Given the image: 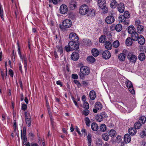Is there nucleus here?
I'll list each match as a JSON object with an SVG mask.
<instances>
[{"label":"nucleus","mask_w":146,"mask_h":146,"mask_svg":"<svg viewBox=\"0 0 146 146\" xmlns=\"http://www.w3.org/2000/svg\"><path fill=\"white\" fill-rule=\"evenodd\" d=\"M130 17V14L129 12L127 11H125L123 15H121L119 17L120 21L121 23L125 25L129 24L128 20H126Z\"/></svg>","instance_id":"obj_1"},{"label":"nucleus","mask_w":146,"mask_h":146,"mask_svg":"<svg viewBox=\"0 0 146 146\" xmlns=\"http://www.w3.org/2000/svg\"><path fill=\"white\" fill-rule=\"evenodd\" d=\"M78 42H70L68 45L65 46V50L67 52H69L73 50L78 49L79 48V46L77 43Z\"/></svg>","instance_id":"obj_2"},{"label":"nucleus","mask_w":146,"mask_h":146,"mask_svg":"<svg viewBox=\"0 0 146 146\" xmlns=\"http://www.w3.org/2000/svg\"><path fill=\"white\" fill-rule=\"evenodd\" d=\"M90 69L87 66H82L80 68L81 73L79 74V75L81 79L84 78L85 76L88 75L90 73Z\"/></svg>","instance_id":"obj_3"},{"label":"nucleus","mask_w":146,"mask_h":146,"mask_svg":"<svg viewBox=\"0 0 146 146\" xmlns=\"http://www.w3.org/2000/svg\"><path fill=\"white\" fill-rule=\"evenodd\" d=\"M72 25V22L69 19H67L64 20L62 22V25H60V28L63 31L65 30L66 28L70 27Z\"/></svg>","instance_id":"obj_4"},{"label":"nucleus","mask_w":146,"mask_h":146,"mask_svg":"<svg viewBox=\"0 0 146 146\" xmlns=\"http://www.w3.org/2000/svg\"><path fill=\"white\" fill-rule=\"evenodd\" d=\"M26 131L25 127H23V131L21 130V137L23 139V146H27V140L26 136Z\"/></svg>","instance_id":"obj_5"},{"label":"nucleus","mask_w":146,"mask_h":146,"mask_svg":"<svg viewBox=\"0 0 146 146\" xmlns=\"http://www.w3.org/2000/svg\"><path fill=\"white\" fill-rule=\"evenodd\" d=\"M89 11L88 7L86 5H82L80 7L79 13L82 15H86Z\"/></svg>","instance_id":"obj_6"},{"label":"nucleus","mask_w":146,"mask_h":146,"mask_svg":"<svg viewBox=\"0 0 146 146\" xmlns=\"http://www.w3.org/2000/svg\"><path fill=\"white\" fill-rule=\"evenodd\" d=\"M17 45L18 54L20 55V57L21 59L22 60V61L23 62H24L25 68L26 71L27 68V56L26 55H23V56H22L21 55L20 46L18 43H17Z\"/></svg>","instance_id":"obj_7"},{"label":"nucleus","mask_w":146,"mask_h":146,"mask_svg":"<svg viewBox=\"0 0 146 146\" xmlns=\"http://www.w3.org/2000/svg\"><path fill=\"white\" fill-rule=\"evenodd\" d=\"M127 58L129 60V62L134 64L137 60V57L131 52H128L126 54Z\"/></svg>","instance_id":"obj_8"},{"label":"nucleus","mask_w":146,"mask_h":146,"mask_svg":"<svg viewBox=\"0 0 146 146\" xmlns=\"http://www.w3.org/2000/svg\"><path fill=\"white\" fill-rule=\"evenodd\" d=\"M69 38L71 41L74 42H78L79 38L77 35L74 33H71L70 34Z\"/></svg>","instance_id":"obj_9"},{"label":"nucleus","mask_w":146,"mask_h":146,"mask_svg":"<svg viewBox=\"0 0 146 146\" xmlns=\"http://www.w3.org/2000/svg\"><path fill=\"white\" fill-rule=\"evenodd\" d=\"M125 84L130 92L133 94H134L135 92L133 89L132 83L129 80H127L125 82Z\"/></svg>","instance_id":"obj_10"},{"label":"nucleus","mask_w":146,"mask_h":146,"mask_svg":"<svg viewBox=\"0 0 146 146\" xmlns=\"http://www.w3.org/2000/svg\"><path fill=\"white\" fill-rule=\"evenodd\" d=\"M77 2L75 0H72L69 3V7L70 10H74L77 8Z\"/></svg>","instance_id":"obj_11"},{"label":"nucleus","mask_w":146,"mask_h":146,"mask_svg":"<svg viewBox=\"0 0 146 146\" xmlns=\"http://www.w3.org/2000/svg\"><path fill=\"white\" fill-rule=\"evenodd\" d=\"M95 108L93 111L94 113H96L98 112V110H100L102 109V106L100 102H97L95 104Z\"/></svg>","instance_id":"obj_12"},{"label":"nucleus","mask_w":146,"mask_h":146,"mask_svg":"<svg viewBox=\"0 0 146 146\" xmlns=\"http://www.w3.org/2000/svg\"><path fill=\"white\" fill-rule=\"evenodd\" d=\"M114 18L112 15L107 16L105 19V22L108 24H111L114 22Z\"/></svg>","instance_id":"obj_13"},{"label":"nucleus","mask_w":146,"mask_h":146,"mask_svg":"<svg viewBox=\"0 0 146 146\" xmlns=\"http://www.w3.org/2000/svg\"><path fill=\"white\" fill-rule=\"evenodd\" d=\"M60 10L61 13L64 14L68 12V7L65 5H62L60 7Z\"/></svg>","instance_id":"obj_14"},{"label":"nucleus","mask_w":146,"mask_h":146,"mask_svg":"<svg viewBox=\"0 0 146 146\" xmlns=\"http://www.w3.org/2000/svg\"><path fill=\"white\" fill-rule=\"evenodd\" d=\"M111 53L108 50H105L104 51L102 54V57L105 59H109L111 57Z\"/></svg>","instance_id":"obj_15"},{"label":"nucleus","mask_w":146,"mask_h":146,"mask_svg":"<svg viewBox=\"0 0 146 146\" xmlns=\"http://www.w3.org/2000/svg\"><path fill=\"white\" fill-rule=\"evenodd\" d=\"M106 114L104 112H102L99 115H98L96 117V119L99 122H101L104 118L106 117Z\"/></svg>","instance_id":"obj_16"},{"label":"nucleus","mask_w":146,"mask_h":146,"mask_svg":"<svg viewBox=\"0 0 146 146\" xmlns=\"http://www.w3.org/2000/svg\"><path fill=\"white\" fill-rule=\"evenodd\" d=\"M117 9L120 13H123L125 9V7L124 4L122 3H119L117 5Z\"/></svg>","instance_id":"obj_17"},{"label":"nucleus","mask_w":146,"mask_h":146,"mask_svg":"<svg viewBox=\"0 0 146 146\" xmlns=\"http://www.w3.org/2000/svg\"><path fill=\"white\" fill-rule=\"evenodd\" d=\"M98 4L99 7L100 9H103L106 6V3L105 0H98Z\"/></svg>","instance_id":"obj_18"},{"label":"nucleus","mask_w":146,"mask_h":146,"mask_svg":"<svg viewBox=\"0 0 146 146\" xmlns=\"http://www.w3.org/2000/svg\"><path fill=\"white\" fill-rule=\"evenodd\" d=\"M79 57V56L78 53L76 52H73L71 56L72 59L74 61L77 60L78 59Z\"/></svg>","instance_id":"obj_19"},{"label":"nucleus","mask_w":146,"mask_h":146,"mask_svg":"<svg viewBox=\"0 0 146 146\" xmlns=\"http://www.w3.org/2000/svg\"><path fill=\"white\" fill-rule=\"evenodd\" d=\"M137 40L139 43L141 45L144 44L145 42V40L144 37L141 35L139 36V38Z\"/></svg>","instance_id":"obj_20"},{"label":"nucleus","mask_w":146,"mask_h":146,"mask_svg":"<svg viewBox=\"0 0 146 146\" xmlns=\"http://www.w3.org/2000/svg\"><path fill=\"white\" fill-rule=\"evenodd\" d=\"M124 139L125 142L126 143H129L131 140L130 135L128 134H125L124 136Z\"/></svg>","instance_id":"obj_21"},{"label":"nucleus","mask_w":146,"mask_h":146,"mask_svg":"<svg viewBox=\"0 0 146 146\" xmlns=\"http://www.w3.org/2000/svg\"><path fill=\"white\" fill-rule=\"evenodd\" d=\"M104 45L105 48L108 50H110L112 48V45L110 41H106Z\"/></svg>","instance_id":"obj_22"},{"label":"nucleus","mask_w":146,"mask_h":146,"mask_svg":"<svg viewBox=\"0 0 146 146\" xmlns=\"http://www.w3.org/2000/svg\"><path fill=\"white\" fill-rule=\"evenodd\" d=\"M138 33L137 32L135 31L131 34V38L132 40L134 41H137L138 38H139Z\"/></svg>","instance_id":"obj_23"},{"label":"nucleus","mask_w":146,"mask_h":146,"mask_svg":"<svg viewBox=\"0 0 146 146\" xmlns=\"http://www.w3.org/2000/svg\"><path fill=\"white\" fill-rule=\"evenodd\" d=\"M89 96L90 99L92 100H94L96 97V94L94 90L90 91L89 93Z\"/></svg>","instance_id":"obj_24"},{"label":"nucleus","mask_w":146,"mask_h":146,"mask_svg":"<svg viewBox=\"0 0 146 146\" xmlns=\"http://www.w3.org/2000/svg\"><path fill=\"white\" fill-rule=\"evenodd\" d=\"M137 30L139 34H141L144 31V26L142 25H138L137 27Z\"/></svg>","instance_id":"obj_25"},{"label":"nucleus","mask_w":146,"mask_h":146,"mask_svg":"<svg viewBox=\"0 0 146 146\" xmlns=\"http://www.w3.org/2000/svg\"><path fill=\"white\" fill-rule=\"evenodd\" d=\"M128 31L129 33L131 35L135 31V28L133 26H130L128 28Z\"/></svg>","instance_id":"obj_26"},{"label":"nucleus","mask_w":146,"mask_h":146,"mask_svg":"<svg viewBox=\"0 0 146 146\" xmlns=\"http://www.w3.org/2000/svg\"><path fill=\"white\" fill-rule=\"evenodd\" d=\"M128 131L129 134L132 135H135L137 132L136 129L135 127L129 128Z\"/></svg>","instance_id":"obj_27"},{"label":"nucleus","mask_w":146,"mask_h":146,"mask_svg":"<svg viewBox=\"0 0 146 146\" xmlns=\"http://www.w3.org/2000/svg\"><path fill=\"white\" fill-rule=\"evenodd\" d=\"M86 60L89 63H93L96 60L95 58L92 56H88L87 57Z\"/></svg>","instance_id":"obj_28"},{"label":"nucleus","mask_w":146,"mask_h":146,"mask_svg":"<svg viewBox=\"0 0 146 146\" xmlns=\"http://www.w3.org/2000/svg\"><path fill=\"white\" fill-rule=\"evenodd\" d=\"M91 128L94 131H97L98 129V126L95 123H92L91 125Z\"/></svg>","instance_id":"obj_29"},{"label":"nucleus","mask_w":146,"mask_h":146,"mask_svg":"<svg viewBox=\"0 0 146 146\" xmlns=\"http://www.w3.org/2000/svg\"><path fill=\"white\" fill-rule=\"evenodd\" d=\"M109 134L111 137H113L116 136L117 133L115 130L111 129L109 131Z\"/></svg>","instance_id":"obj_30"},{"label":"nucleus","mask_w":146,"mask_h":146,"mask_svg":"<svg viewBox=\"0 0 146 146\" xmlns=\"http://www.w3.org/2000/svg\"><path fill=\"white\" fill-rule=\"evenodd\" d=\"M118 59L121 61H124L125 58V55L124 53H121L118 56Z\"/></svg>","instance_id":"obj_31"},{"label":"nucleus","mask_w":146,"mask_h":146,"mask_svg":"<svg viewBox=\"0 0 146 146\" xmlns=\"http://www.w3.org/2000/svg\"><path fill=\"white\" fill-rule=\"evenodd\" d=\"M92 55L94 57L98 56L99 54L98 50L96 48H93L92 50Z\"/></svg>","instance_id":"obj_32"},{"label":"nucleus","mask_w":146,"mask_h":146,"mask_svg":"<svg viewBox=\"0 0 146 146\" xmlns=\"http://www.w3.org/2000/svg\"><path fill=\"white\" fill-rule=\"evenodd\" d=\"M118 5L117 3L115 0H113L110 3V7L112 8H114Z\"/></svg>","instance_id":"obj_33"},{"label":"nucleus","mask_w":146,"mask_h":146,"mask_svg":"<svg viewBox=\"0 0 146 146\" xmlns=\"http://www.w3.org/2000/svg\"><path fill=\"white\" fill-rule=\"evenodd\" d=\"M102 139L106 141H107L109 139V136L108 134L104 133L102 135Z\"/></svg>","instance_id":"obj_34"},{"label":"nucleus","mask_w":146,"mask_h":146,"mask_svg":"<svg viewBox=\"0 0 146 146\" xmlns=\"http://www.w3.org/2000/svg\"><path fill=\"white\" fill-rule=\"evenodd\" d=\"M132 39L131 38H128L126 40V44L128 46H130L132 44Z\"/></svg>","instance_id":"obj_35"},{"label":"nucleus","mask_w":146,"mask_h":146,"mask_svg":"<svg viewBox=\"0 0 146 146\" xmlns=\"http://www.w3.org/2000/svg\"><path fill=\"white\" fill-rule=\"evenodd\" d=\"M146 121V117L145 116H142L139 118V122L142 124H144Z\"/></svg>","instance_id":"obj_36"},{"label":"nucleus","mask_w":146,"mask_h":146,"mask_svg":"<svg viewBox=\"0 0 146 146\" xmlns=\"http://www.w3.org/2000/svg\"><path fill=\"white\" fill-rule=\"evenodd\" d=\"M122 29V26L121 24H117L115 26V29L117 32L120 31Z\"/></svg>","instance_id":"obj_37"},{"label":"nucleus","mask_w":146,"mask_h":146,"mask_svg":"<svg viewBox=\"0 0 146 146\" xmlns=\"http://www.w3.org/2000/svg\"><path fill=\"white\" fill-rule=\"evenodd\" d=\"M0 17L2 20L4 21L3 11L2 8V6L1 4H0Z\"/></svg>","instance_id":"obj_38"},{"label":"nucleus","mask_w":146,"mask_h":146,"mask_svg":"<svg viewBox=\"0 0 146 146\" xmlns=\"http://www.w3.org/2000/svg\"><path fill=\"white\" fill-rule=\"evenodd\" d=\"M142 124L138 122L135 123L134 125V127L136 129H139L141 127Z\"/></svg>","instance_id":"obj_39"},{"label":"nucleus","mask_w":146,"mask_h":146,"mask_svg":"<svg viewBox=\"0 0 146 146\" xmlns=\"http://www.w3.org/2000/svg\"><path fill=\"white\" fill-rule=\"evenodd\" d=\"M145 56L143 53H141L139 54L138 56V58L141 61H143L145 60Z\"/></svg>","instance_id":"obj_40"},{"label":"nucleus","mask_w":146,"mask_h":146,"mask_svg":"<svg viewBox=\"0 0 146 146\" xmlns=\"http://www.w3.org/2000/svg\"><path fill=\"white\" fill-rule=\"evenodd\" d=\"M119 42L118 40H116L114 41L112 44L113 47L115 48L118 47L119 46Z\"/></svg>","instance_id":"obj_41"},{"label":"nucleus","mask_w":146,"mask_h":146,"mask_svg":"<svg viewBox=\"0 0 146 146\" xmlns=\"http://www.w3.org/2000/svg\"><path fill=\"white\" fill-rule=\"evenodd\" d=\"M106 129V125L104 124H101L100 126V129L101 131L102 132L105 131Z\"/></svg>","instance_id":"obj_42"},{"label":"nucleus","mask_w":146,"mask_h":146,"mask_svg":"<svg viewBox=\"0 0 146 146\" xmlns=\"http://www.w3.org/2000/svg\"><path fill=\"white\" fill-rule=\"evenodd\" d=\"M92 135L90 134H89L87 136V139L88 140V146H91V143L92 141Z\"/></svg>","instance_id":"obj_43"},{"label":"nucleus","mask_w":146,"mask_h":146,"mask_svg":"<svg viewBox=\"0 0 146 146\" xmlns=\"http://www.w3.org/2000/svg\"><path fill=\"white\" fill-rule=\"evenodd\" d=\"M83 108L85 110H88L89 108V104L87 102L83 103Z\"/></svg>","instance_id":"obj_44"},{"label":"nucleus","mask_w":146,"mask_h":146,"mask_svg":"<svg viewBox=\"0 0 146 146\" xmlns=\"http://www.w3.org/2000/svg\"><path fill=\"white\" fill-rule=\"evenodd\" d=\"M106 37L105 36H101L99 38V41L101 43H104L105 39H106Z\"/></svg>","instance_id":"obj_45"},{"label":"nucleus","mask_w":146,"mask_h":146,"mask_svg":"<svg viewBox=\"0 0 146 146\" xmlns=\"http://www.w3.org/2000/svg\"><path fill=\"white\" fill-rule=\"evenodd\" d=\"M85 121L86 125L89 127L90 125V121L89 118L88 117H86L85 118Z\"/></svg>","instance_id":"obj_46"},{"label":"nucleus","mask_w":146,"mask_h":146,"mask_svg":"<svg viewBox=\"0 0 146 146\" xmlns=\"http://www.w3.org/2000/svg\"><path fill=\"white\" fill-rule=\"evenodd\" d=\"M140 135L142 138H143L146 136V129H145L142 131L140 133Z\"/></svg>","instance_id":"obj_47"},{"label":"nucleus","mask_w":146,"mask_h":146,"mask_svg":"<svg viewBox=\"0 0 146 146\" xmlns=\"http://www.w3.org/2000/svg\"><path fill=\"white\" fill-rule=\"evenodd\" d=\"M57 48L58 49L57 52H60V54L63 53L62 48V46H57Z\"/></svg>","instance_id":"obj_48"},{"label":"nucleus","mask_w":146,"mask_h":146,"mask_svg":"<svg viewBox=\"0 0 146 146\" xmlns=\"http://www.w3.org/2000/svg\"><path fill=\"white\" fill-rule=\"evenodd\" d=\"M90 113V111L88 110H83L82 112V115H84L85 116L88 115Z\"/></svg>","instance_id":"obj_49"},{"label":"nucleus","mask_w":146,"mask_h":146,"mask_svg":"<svg viewBox=\"0 0 146 146\" xmlns=\"http://www.w3.org/2000/svg\"><path fill=\"white\" fill-rule=\"evenodd\" d=\"M141 22L140 20L139 19H137L135 21V24L136 26H137L138 25H141Z\"/></svg>","instance_id":"obj_50"},{"label":"nucleus","mask_w":146,"mask_h":146,"mask_svg":"<svg viewBox=\"0 0 146 146\" xmlns=\"http://www.w3.org/2000/svg\"><path fill=\"white\" fill-rule=\"evenodd\" d=\"M49 2L50 3H52V2L53 3L55 4H56L60 2V0H49Z\"/></svg>","instance_id":"obj_51"},{"label":"nucleus","mask_w":146,"mask_h":146,"mask_svg":"<svg viewBox=\"0 0 146 146\" xmlns=\"http://www.w3.org/2000/svg\"><path fill=\"white\" fill-rule=\"evenodd\" d=\"M74 82L77 85L78 87H80L81 86V85L80 82L78 80H74Z\"/></svg>","instance_id":"obj_52"},{"label":"nucleus","mask_w":146,"mask_h":146,"mask_svg":"<svg viewBox=\"0 0 146 146\" xmlns=\"http://www.w3.org/2000/svg\"><path fill=\"white\" fill-rule=\"evenodd\" d=\"M31 118L30 115L29 117L28 116V126H30L31 122Z\"/></svg>","instance_id":"obj_53"},{"label":"nucleus","mask_w":146,"mask_h":146,"mask_svg":"<svg viewBox=\"0 0 146 146\" xmlns=\"http://www.w3.org/2000/svg\"><path fill=\"white\" fill-rule=\"evenodd\" d=\"M102 10V12L104 13H106L108 11V9L106 7V6L103 9H101Z\"/></svg>","instance_id":"obj_54"},{"label":"nucleus","mask_w":146,"mask_h":146,"mask_svg":"<svg viewBox=\"0 0 146 146\" xmlns=\"http://www.w3.org/2000/svg\"><path fill=\"white\" fill-rule=\"evenodd\" d=\"M9 73L11 76L12 77H13V72L12 70L11 69H9Z\"/></svg>","instance_id":"obj_55"},{"label":"nucleus","mask_w":146,"mask_h":146,"mask_svg":"<svg viewBox=\"0 0 146 146\" xmlns=\"http://www.w3.org/2000/svg\"><path fill=\"white\" fill-rule=\"evenodd\" d=\"M17 122L16 120H14L13 122V128L14 130H15L17 129Z\"/></svg>","instance_id":"obj_56"},{"label":"nucleus","mask_w":146,"mask_h":146,"mask_svg":"<svg viewBox=\"0 0 146 146\" xmlns=\"http://www.w3.org/2000/svg\"><path fill=\"white\" fill-rule=\"evenodd\" d=\"M81 132L82 133V134L84 135V136L87 135L86 131L85 129H82L81 130Z\"/></svg>","instance_id":"obj_57"},{"label":"nucleus","mask_w":146,"mask_h":146,"mask_svg":"<svg viewBox=\"0 0 146 146\" xmlns=\"http://www.w3.org/2000/svg\"><path fill=\"white\" fill-rule=\"evenodd\" d=\"M27 108V106L25 104H23L22 105V110H25Z\"/></svg>","instance_id":"obj_58"},{"label":"nucleus","mask_w":146,"mask_h":146,"mask_svg":"<svg viewBox=\"0 0 146 146\" xmlns=\"http://www.w3.org/2000/svg\"><path fill=\"white\" fill-rule=\"evenodd\" d=\"M82 101H83V103L86 102V96L84 95L82 96Z\"/></svg>","instance_id":"obj_59"},{"label":"nucleus","mask_w":146,"mask_h":146,"mask_svg":"<svg viewBox=\"0 0 146 146\" xmlns=\"http://www.w3.org/2000/svg\"><path fill=\"white\" fill-rule=\"evenodd\" d=\"M78 76L77 74H72V78L74 79H76L78 78Z\"/></svg>","instance_id":"obj_60"},{"label":"nucleus","mask_w":146,"mask_h":146,"mask_svg":"<svg viewBox=\"0 0 146 146\" xmlns=\"http://www.w3.org/2000/svg\"><path fill=\"white\" fill-rule=\"evenodd\" d=\"M28 146H38L37 144L32 143L30 145L29 143L28 142Z\"/></svg>","instance_id":"obj_61"},{"label":"nucleus","mask_w":146,"mask_h":146,"mask_svg":"<svg viewBox=\"0 0 146 146\" xmlns=\"http://www.w3.org/2000/svg\"><path fill=\"white\" fill-rule=\"evenodd\" d=\"M56 84L58 85H59L60 86L62 87V83L60 80H58L56 82Z\"/></svg>","instance_id":"obj_62"},{"label":"nucleus","mask_w":146,"mask_h":146,"mask_svg":"<svg viewBox=\"0 0 146 146\" xmlns=\"http://www.w3.org/2000/svg\"><path fill=\"white\" fill-rule=\"evenodd\" d=\"M82 84L84 86H86L88 84V82L85 81H83L82 82Z\"/></svg>","instance_id":"obj_63"},{"label":"nucleus","mask_w":146,"mask_h":146,"mask_svg":"<svg viewBox=\"0 0 146 146\" xmlns=\"http://www.w3.org/2000/svg\"><path fill=\"white\" fill-rule=\"evenodd\" d=\"M29 137H33L34 135L33 133H31L29 134Z\"/></svg>","instance_id":"obj_64"}]
</instances>
